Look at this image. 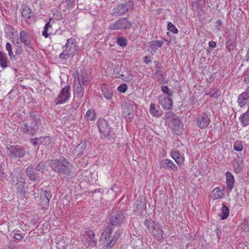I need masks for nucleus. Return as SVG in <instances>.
Returning a JSON list of instances; mask_svg holds the SVG:
<instances>
[{"label": "nucleus", "instance_id": "2f4dec72", "mask_svg": "<svg viewBox=\"0 0 249 249\" xmlns=\"http://www.w3.org/2000/svg\"><path fill=\"white\" fill-rule=\"evenodd\" d=\"M10 64V61L8 60L6 54L0 52V66L2 69H5L8 67Z\"/></svg>", "mask_w": 249, "mask_h": 249}, {"label": "nucleus", "instance_id": "f03ea898", "mask_svg": "<svg viewBox=\"0 0 249 249\" xmlns=\"http://www.w3.org/2000/svg\"><path fill=\"white\" fill-rule=\"evenodd\" d=\"M97 126L102 139L113 140L115 139V133L107 121L104 119H99L97 122Z\"/></svg>", "mask_w": 249, "mask_h": 249}, {"label": "nucleus", "instance_id": "13d9d810", "mask_svg": "<svg viewBox=\"0 0 249 249\" xmlns=\"http://www.w3.org/2000/svg\"><path fill=\"white\" fill-rule=\"evenodd\" d=\"M233 166L236 173H239L241 170V167H240V165L237 160H234L233 161Z\"/></svg>", "mask_w": 249, "mask_h": 249}, {"label": "nucleus", "instance_id": "0e129e2a", "mask_svg": "<svg viewBox=\"0 0 249 249\" xmlns=\"http://www.w3.org/2000/svg\"><path fill=\"white\" fill-rule=\"evenodd\" d=\"M5 29L6 30L7 32H8L9 34H11L12 35L14 34V32L15 31V29L11 25H6L5 27Z\"/></svg>", "mask_w": 249, "mask_h": 249}, {"label": "nucleus", "instance_id": "4d7b16f0", "mask_svg": "<svg viewBox=\"0 0 249 249\" xmlns=\"http://www.w3.org/2000/svg\"><path fill=\"white\" fill-rule=\"evenodd\" d=\"M244 81L246 83L249 82V67L246 70L244 73Z\"/></svg>", "mask_w": 249, "mask_h": 249}, {"label": "nucleus", "instance_id": "7c9ffc66", "mask_svg": "<svg viewBox=\"0 0 249 249\" xmlns=\"http://www.w3.org/2000/svg\"><path fill=\"white\" fill-rule=\"evenodd\" d=\"M226 184L227 186L228 189L231 191L234 185V178L233 176L229 172H227L226 173Z\"/></svg>", "mask_w": 249, "mask_h": 249}, {"label": "nucleus", "instance_id": "9b49d317", "mask_svg": "<svg viewBox=\"0 0 249 249\" xmlns=\"http://www.w3.org/2000/svg\"><path fill=\"white\" fill-rule=\"evenodd\" d=\"M196 124L201 129L208 127L210 123V119L208 115L205 112L198 114L196 119Z\"/></svg>", "mask_w": 249, "mask_h": 249}, {"label": "nucleus", "instance_id": "423d86ee", "mask_svg": "<svg viewBox=\"0 0 249 249\" xmlns=\"http://www.w3.org/2000/svg\"><path fill=\"white\" fill-rule=\"evenodd\" d=\"M9 178L11 179V183L12 185H14L16 187V189L21 196H25L26 192L25 189V180L20 176L19 178H18L15 173L10 174Z\"/></svg>", "mask_w": 249, "mask_h": 249}, {"label": "nucleus", "instance_id": "37998d69", "mask_svg": "<svg viewBox=\"0 0 249 249\" xmlns=\"http://www.w3.org/2000/svg\"><path fill=\"white\" fill-rule=\"evenodd\" d=\"M74 54L69 52H65V50H63V52L59 55V57L62 59L67 60L68 58L72 57Z\"/></svg>", "mask_w": 249, "mask_h": 249}, {"label": "nucleus", "instance_id": "412c9836", "mask_svg": "<svg viewBox=\"0 0 249 249\" xmlns=\"http://www.w3.org/2000/svg\"><path fill=\"white\" fill-rule=\"evenodd\" d=\"M19 37L20 42H21L26 47L28 48L31 47V40L29 33L24 31L22 30L19 33Z\"/></svg>", "mask_w": 249, "mask_h": 249}, {"label": "nucleus", "instance_id": "bf43d9fd", "mask_svg": "<svg viewBox=\"0 0 249 249\" xmlns=\"http://www.w3.org/2000/svg\"><path fill=\"white\" fill-rule=\"evenodd\" d=\"M39 138H42L41 140V142H43L41 144L43 145H47L48 143H49L51 138L49 136H46V137H40Z\"/></svg>", "mask_w": 249, "mask_h": 249}, {"label": "nucleus", "instance_id": "1a4fd4ad", "mask_svg": "<svg viewBox=\"0 0 249 249\" xmlns=\"http://www.w3.org/2000/svg\"><path fill=\"white\" fill-rule=\"evenodd\" d=\"M131 26V23L127 18H121L110 23L108 28L110 30L126 29H129Z\"/></svg>", "mask_w": 249, "mask_h": 249}, {"label": "nucleus", "instance_id": "6ab92c4d", "mask_svg": "<svg viewBox=\"0 0 249 249\" xmlns=\"http://www.w3.org/2000/svg\"><path fill=\"white\" fill-rule=\"evenodd\" d=\"M101 89L103 96L107 100H111L113 97V89L109 85L102 84L101 85Z\"/></svg>", "mask_w": 249, "mask_h": 249}, {"label": "nucleus", "instance_id": "7ed1b4c3", "mask_svg": "<svg viewBox=\"0 0 249 249\" xmlns=\"http://www.w3.org/2000/svg\"><path fill=\"white\" fill-rule=\"evenodd\" d=\"M144 225L149 230L151 234L154 236L158 241L162 242L163 240V231L161 229V226L159 222L152 219H147L144 221Z\"/></svg>", "mask_w": 249, "mask_h": 249}, {"label": "nucleus", "instance_id": "79ce46f5", "mask_svg": "<svg viewBox=\"0 0 249 249\" xmlns=\"http://www.w3.org/2000/svg\"><path fill=\"white\" fill-rule=\"evenodd\" d=\"M20 130L22 134H28L30 135V127L27 123H22L20 125Z\"/></svg>", "mask_w": 249, "mask_h": 249}, {"label": "nucleus", "instance_id": "49530a36", "mask_svg": "<svg viewBox=\"0 0 249 249\" xmlns=\"http://www.w3.org/2000/svg\"><path fill=\"white\" fill-rule=\"evenodd\" d=\"M126 39L124 37H118L117 38V43L121 47H124L127 45Z\"/></svg>", "mask_w": 249, "mask_h": 249}, {"label": "nucleus", "instance_id": "58836bf2", "mask_svg": "<svg viewBox=\"0 0 249 249\" xmlns=\"http://www.w3.org/2000/svg\"><path fill=\"white\" fill-rule=\"evenodd\" d=\"M6 49L8 53V55L11 61L16 60V55L13 53L12 52V46L10 43L7 42L6 44Z\"/></svg>", "mask_w": 249, "mask_h": 249}, {"label": "nucleus", "instance_id": "f3484780", "mask_svg": "<svg viewBox=\"0 0 249 249\" xmlns=\"http://www.w3.org/2000/svg\"><path fill=\"white\" fill-rule=\"evenodd\" d=\"M77 78V82H81L84 86H87L90 81L88 71L85 68L81 69L80 72L78 74Z\"/></svg>", "mask_w": 249, "mask_h": 249}, {"label": "nucleus", "instance_id": "a878e982", "mask_svg": "<svg viewBox=\"0 0 249 249\" xmlns=\"http://www.w3.org/2000/svg\"><path fill=\"white\" fill-rule=\"evenodd\" d=\"M94 236L95 234L93 231H87L84 235L85 239L89 244V245L91 247L95 246L97 243V240L94 238Z\"/></svg>", "mask_w": 249, "mask_h": 249}, {"label": "nucleus", "instance_id": "69168bd1", "mask_svg": "<svg viewBox=\"0 0 249 249\" xmlns=\"http://www.w3.org/2000/svg\"><path fill=\"white\" fill-rule=\"evenodd\" d=\"M222 21L221 19H218L215 22V29L218 31L221 30Z\"/></svg>", "mask_w": 249, "mask_h": 249}, {"label": "nucleus", "instance_id": "bb28decb", "mask_svg": "<svg viewBox=\"0 0 249 249\" xmlns=\"http://www.w3.org/2000/svg\"><path fill=\"white\" fill-rule=\"evenodd\" d=\"M87 147V142L84 140L81 141L80 143L72 151L74 154H76V156H80Z\"/></svg>", "mask_w": 249, "mask_h": 249}, {"label": "nucleus", "instance_id": "f8f14e48", "mask_svg": "<svg viewBox=\"0 0 249 249\" xmlns=\"http://www.w3.org/2000/svg\"><path fill=\"white\" fill-rule=\"evenodd\" d=\"M124 219V215L122 212H112L109 216L110 223L112 226L121 224Z\"/></svg>", "mask_w": 249, "mask_h": 249}, {"label": "nucleus", "instance_id": "5fc2aeb1", "mask_svg": "<svg viewBox=\"0 0 249 249\" xmlns=\"http://www.w3.org/2000/svg\"><path fill=\"white\" fill-rule=\"evenodd\" d=\"M19 232L20 231H17L16 232H15L13 235L14 238L18 241H20L23 239V236L22 234Z\"/></svg>", "mask_w": 249, "mask_h": 249}, {"label": "nucleus", "instance_id": "e433bc0d", "mask_svg": "<svg viewBox=\"0 0 249 249\" xmlns=\"http://www.w3.org/2000/svg\"><path fill=\"white\" fill-rule=\"evenodd\" d=\"M121 233L120 231H116L114 235L112 236V238L111 239V240L107 243H106L107 244V246H109V248H111L112 247L115 243L116 242L117 240L119 239Z\"/></svg>", "mask_w": 249, "mask_h": 249}, {"label": "nucleus", "instance_id": "c03bdc74", "mask_svg": "<svg viewBox=\"0 0 249 249\" xmlns=\"http://www.w3.org/2000/svg\"><path fill=\"white\" fill-rule=\"evenodd\" d=\"M211 98H218L221 95L220 91L218 89H214L207 93Z\"/></svg>", "mask_w": 249, "mask_h": 249}, {"label": "nucleus", "instance_id": "dca6fc26", "mask_svg": "<svg viewBox=\"0 0 249 249\" xmlns=\"http://www.w3.org/2000/svg\"><path fill=\"white\" fill-rule=\"evenodd\" d=\"M113 231V229L111 226L107 227L100 238V241L107 246V248H109V246H107V244L106 243H107L108 242H109L111 239L112 238L111 234Z\"/></svg>", "mask_w": 249, "mask_h": 249}, {"label": "nucleus", "instance_id": "a18cd8bd", "mask_svg": "<svg viewBox=\"0 0 249 249\" xmlns=\"http://www.w3.org/2000/svg\"><path fill=\"white\" fill-rule=\"evenodd\" d=\"M46 166H47V165H46L45 162H44L43 161H41L37 164V165L36 166V167L35 168L37 170V171L41 172V173H43L44 172L45 169L46 168Z\"/></svg>", "mask_w": 249, "mask_h": 249}, {"label": "nucleus", "instance_id": "393cba45", "mask_svg": "<svg viewBox=\"0 0 249 249\" xmlns=\"http://www.w3.org/2000/svg\"><path fill=\"white\" fill-rule=\"evenodd\" d=\"M134 206L135 208L133 211L136 213L141 214L146 208V202L145 200L138 199L135 201Z\"/></svg>", "mask_w": 249, "mask_h": 249}, {"label": "nucleus", "instance_id": "0eeeda50", "mask_svg": "<svg viewBox=\"0 0 249 249\" xmlns=\"http://www.w3.org/2000/svg\"><path fill=\"white\" fill-rule=\"evenodd\" d=\"M228 35L226 38V48L230 53L233 52L237 46V33L233 31L229 30L227 32Z\"/></svg>", "mask_w": 249, "mask_h": 249}, {"label": "nucleus", "instance_id": "ea45409f", "mask_svg": "<svg viewBox=\"0 0 249 249\" xmlns=\"http://www.w3.org/2000/svg\"><path fill=\"white\" fill-rule=\"evenodd\" d=\"M29 126L30 127V135L33 136L38 133L39 127V125L31 122Z\"/></svg>", "mask_w": 249, "mask_h": 249}, {"label": "nucleus", "instance_id": "6e6d98bb", "mask_svg": "<svg viewBox=\"0 0 249 249\" xmlns=\"http://www.w3.org/2000/svg\"><path fill=\"white\" fill-rule=\"evenodd\" d=\"M161 90L162 92L164 93L167 94L168 96H172V92L169 91V89L167 86H162L161 87Z\"/></svg>", "mask_w": 249, "mask_h": 249}, {"label": "nucleus", "instance_id": "603ef678", "mask_svg": "<svg viewBox=\"0 0 249 249\" xmlns=\"http://www.w3.org/2000/svg\"><path fill=\"white\" fill-rule=\"evenodd\" d=\"M43 195H44V197L45 199H48L46 201V203H47L48 201H50V199H51L52 197V193L50 191L47 190V191H44L43 192Z\"/></svg>", "mask_w": 249, "mask_h": 249}, {"label": "nucleus", "instance_id": "5701e85b", "mask_svg": "<svg viewBox=\"0 0 249 249\" xmlns=\"http://www.w3.org/2000/svg\"><path fill=\"white\" fill-rule=\"evenodd\" d=\"M249 101V87L246 91L240 94L238 98V103L241 107L246 104Z\"/></svg>", "mask_w": 249, "mask_h": 249}, {"label": "nucleus", "instance_id": "aec40b11", "mask_svg": "<svg viewBox=\"0 0 249 249\" xmlns=\"http://www.w3.org/2000/svg\"><path fill=\"white\" fill-rule=\"evenodd\" d=\"M123 114L126 120H131L134 118L133 106L130 104L125 105L123 108Z\"/></svg>", "mask_w": 249, "mask_h": 249}, {"label": "nucleus", "instance_id": "4c0bfd02", "mask_svg": "<svg viewBox=\"0 0 249 249\" xmlns=\"http://www.w3.org/2000/svg\"><path fill=\"white\" fill-rule=\"evenodd\" d=\"M150 112L155 117H159L160 116V108L159 107H156L155 105L151 103L150 105Z\"/></svg>", "mask_w": 249, "mask_h": 249}, {"label": "nucleus", "instance_id": "473e14b6", "mask_svg": "<svg viewBox=\"0 0 249 249\" xmlns=\"http://www.w3.org/2000/svg\"><path fill=\"white\" fill-rule=\"evenodd\" d=\"M179 118L178 116H177L175 113L171 111L167 112L164 117V119L166 122L172 124L176 122V120Z\"/></svg>", "mask_w": 249, "mask_h": 249}, {"label": "nucleus", "instance_id": "f704fd0d", "mask_svg": "<svg viewBox=\"0 0 249 249\" xmlns=\"http://www.w3.org/2000/svg\"><path fill=\"white\" fill-rule=\"evenodd\" d=\"M224 190L218 188H215L211 193V197L213 199H217L222 197L224 195Z\"/></svg>", "mask_w": 249, "mask_h": 249}, {"label": "nucleus", "instance_id": "09e8293b", "mask_svg": "<svg viewBox=\"0 0 249 249\" xmlns=\"http://www.w3.org/2000/svg\"><path fill=\"white\" fill-rule=\"evenodd\" d=\"M233 149L234 150L240 152L243 149V145L242 142L240 141L235 142L233 144Z\"/></svg>", "mask_w": 249, "mask_h": 249}, {"label": "nucleus", "instance_id": "c85d7f7f", "mask_svg": "<svg viewBox=\"0 0 249 249\" xmlns=\"http://www.w3.org/2000/svg\"><path fill=\"white\" fill-rule=\"evenodd\" d=\"M172 158L175 160L177 164L181 165L184 161V158L178 151H172L170 153Z\"/></svg>", "mask_w": 249, "mask_h": 249}, {"label": "nucleus", "instance_id": "6e6552de", "mask_svg": "<svg viewBox=\"0 0 249 249\" xmlns=\"http://www.w3.org/2000/svg\"><path fill=\"white\" fill-rule=\"evenodd\" d=\"M71 97L70 86L67 85L63 88L54 100L56 105H61L66 103Z\"/></svg>", "mask_w": 249, "mask_h": 249}, {"label": "nucleus", "instance_id": "680f3d73", "mask_svg": "<svg viewBox=\"0 0 249 249\" xmlns=\"http://www.w3.org/2000/svg\"><path fill=\"white\" fill-rule=\"evenodd\" d=\"M80 103L79 102H73L71 105V109L72 111L76 110L80 106Z\"/></svg>", "mask_w": 249, "mask_h": 249}, {"label": "nucleus", "instance_id": "a211bd4d", "mask_svg": "<svg viewBox=\"0 0 249 249\" xmlns=\"http://www.w3.org/2000/svg\"><path fill=\"white\" fill-rule=\"evenodd\" d=\"M160 167L169 170H172L173 172H177L178 170L177 166L172 160L167 159L160 161Z\"/></svg>", "mask_w": 249, "mask_h": 249}, {"label": "nucleus", "instance_id": "20e7f679", "mask_svg": "<svg viewBox=\"0 0 249 249\" xmlns=\"http://www.w3.org/2000/svg\"><path fill=\"white\" fill-rule=\"evenodd\" d=\"M7 155L11 158L22 159L25 155V149L20 145H9L6 147Z\"/></svg>", "mask_w": 249, "mask_h": 249}, {"label": "nucleus", "instance_id": "4468645a", "mask_svg": "<svg viewBox=\"0 0 249 249\" xmlns=\"http://www.w3.org/2000/svg\"><path fill=\"white\" fill-rule=\"evenodd\" d=\"M77 42L74 38H71L67 39V43L62 47V49L65 50V52H69L75 55L77 52Z\"/></svg>", "mask_w": 249, "mask_h": 249}, {"label": "nucleus", "instance_id": "f257e3e1", "mask_svg": "<svg viewBox=\"0 0 249 249\" xmlns=\"http://www.w3.org/2000/svg\"><path fill=\"white\" fill-rule=\"evenodd\" d=\"M48 164L54 172L69 176L72 174L73 165L64 157L59 159L49 160Z\"/></svg>", "mask_w": 249, "mask_h": 249}, {"label": "nucleus", "instance_id": "864d4df0", "mask_svg": "<svg viewBox=\"0 0 249 249\" xmlns=\"http://www.w3.org/2000/svg\"><path fill=\"white\" fill-rule=\"evenodd\" d=\"M127 89V86L126 84H122L118 88V90L121 93H124Z\"/></svg>", "mask_w": 249, "mask_h": 249}, {"label": "nucleus", "instance_id": "72a5a7b5", "mask_svg": "<svg viewBox=\"0 0 249 249\" xmlns=\"http://www.w3.org/2000/svg\"><path fill=\"white\" fill-rule=\"evenodd\" d=\"M149 47L154 52H156L158 48L161 47L163 42L162 40H153L149 42Z\"/></svg>", "mask_w": 249, "mask_h": 249}, {"label": "nucleus", "instance_id": "a19ab883", "mask_svg": "<svg viewBox=\"0 0 249 249\" xmlns=\"http://www.w3.org/2000/svg\"><path fill=\"white\" fill-rule=\"evenodd\" d=\"M155 74L157 76H159L160 77H162L163 76V73L162 71L161 70V66L159 64L158 61H155Z\"/></svg>", "mask_w": 249, "mask_h": 249}, {"label": "nucleus", "instance_id": "e2e57ef3", "mask_svg": "<svg viewBox=\"0 0 249 249\" xmlns=\"http://www.w3.org/2000/svg\"><path fill=\"white\" fill-rule=\"evenodd\" d=\"M47 200L48 199H45V198H41V204L43 208H47L49 206L50 201L46 203Z\"/></svg>", "mask_w": 249, "mask_h": 249}, {"label": "nucleus", "instance_id": "ddd939ff", "mask_svg": "<svg viewBox=\"0 0 249 249\" xmlns=\"http://www.w3.org/2000/svg\"><path fill=\"white\" fill-rule=\"evenodd\" d=\"M25 173L29 179L31 181H38L40 180V177L38 171L36 169L35 165L30 164L25 169Z\"/></svg>", "mask_w": 249, "mask_h": 249}, {"label": "nucleus", "instance_id": "052dcab7", "mask_svg": "<svg viewBox=\"0 0 249 249\" xmlns=\"http://www.w3.org/2000/svg\"><path fill=\"white\" fill-rule=\"evenodd\" d=\"M3 169L2 166L0 164V178L3 180L7 177V175L3 171Z\"/></svg>", "mask_w": 249, "mask_h": 249}, {"label": "nucleus", "instance_id": "338daca9", "mask_svg": "<svg viewBox=\"0 0 249 249\" xmlns=\"http://www.w3.org/2000/svg\"><path fill=\"white\" fill-rule=\"evenodd\" d=\"M75 0H66V2L68 7L73 8L74 6V2Z\"/></svg>", "mask_w": 249, "mask_h": 249}, {"label": "nucleus", "instance_id": "c9c22d12", "mask_svg": "<svg viewBox=\"0 0 249 249\" xmlns=\"http://www.w3.org/2000/svg\"><path fill=\"white\" fill-rule=\"evenodd\" d=\"M221 213L219 214V216L221 220L226 219L229 215V209L228 207L226 206L224 203H222V207L221 208Z\"/></svg>", "mask_w": 249, "mask_h": 249}, {"label": "nucleus", "instance_id": "774afa93", "mask_svg": "<svg viewBox=\"0 0 249 249\" xmlns=\"http://www.w3.org/2000/svg\"><path fill=\"white\" fill-rule=\"evenodd\" d=\"M243 61L249 63V46L247 50V54L243 59Z\"/></svg>", "mask_w": 249, "mask_h": 249}, {"label": "nucleus", "instance_id": "c756f323", "mask_svg": "<svg viewBox=\"0 0 249 249\" xmlns=\"http://www.w3.org/2000/svg\"><path fill=\"white\" fill-rule=\"evenodd\" d=\"M30 118L32 123L40 125L41 124V116L39 114L36 113L35 111L30 112L29 113Z\"/></svg>", "mask_w": 249, "mask_h": 249}, {"label": "nucleus", "instance_id": "b1692460", "mask_svg": "<svg viewBox=\"0 0 249 249\" xmlns=\"http://www.w3.org/2000/svg\"><path fill=\"white\" fill-rule=\"evenodd\" d=\"M159 103L165 109H171L173 100L169 97L161 96L159 98Z\"/></svg>", "mask_w": 249, "mask_h": 249}, {"label": "nucleus", "instance_id": "3c124183", "mask_svg": "<svg viewBox=\"0 0 249 249\" xmlns=\"http://www.w3.org/2000/svg\"><path fill=\"white\" fill-rule=\"evenodd\" d=\"M42 138H33L30 140V142L34 146H37L38 144H41L43 142H41Z\"/></svg>", "mask_w": 249, "mask_h": 249}, {"label": "nucleus", "instance_id": "39448f33", "mask_svg": "<svg viewBox=\"0 0 249 249\" xmlns=\"http://www.w3.org/2000/svg\"><path fill=\"white\" fill-rule=\"evenodd\" d=\"M134 8V2L132 0H128L115 7L113 9L112 15L115 17L120 16L127 12L132 11Z\"/></svg>", "mask_w": 249, "mask_h": 249}, {"label": "nucleus", "instance_id": "9d476101", "mask_svg": "<svg viewBox=\"0 0 249 249\" xmlns=\"http://www.w3.org/2000/svg\"><path fill=\"white\" fill-rule=\"evenodd\" d=\"M20 12L24 21L28 24H31L33 18V13L26 4H22Z\"/></svg>", "mask_w": 249, "mask_h": 249}, {"label": "nucleus", "instance_id": "4be33fe9", "mask_svg": "<svg viewBox=\"0 0 249 249\" xmlns=\"http://www.w3.org/2000/svg\"><path fill=\"white\" fill-rule=\"evenodd\" d=\"M85 86H82L81 83L75 82L74 84V96L77 98L81 99L85 92Z\"/></svg>", "mask_w": 249, "mask_h": 249}, {"label": "nucleus", "instance_id": "2eb2a0df", "mask_svg": "<svg viewBox=\"0 0 249 249\" xmlns=\"http://www.w3.org/2000/svg\"><path fill=\"white\" fill-rule=\"evenodd\" d=\"M206 4H207V6L209 7H210L211 6H212V4L210 5L209 1L206 0H193L191 2V5L193 10L196 12H199L203 11V8L205 7Z\"/></svg>", "mask_w": 249, "mask_h": 249}, {"label": "nucleus", "instance_id": "8fccbe9b", "mask_svg": "<svg viewBox=\"0 0 249 249\" xmlns=\"http://www.w3.org/2000/svg\"><path fill=\"white\" fill-rule=\"evenodd\" d=\"M167 30L174 34H178V29L171 22H169L167 24Z\"/></svg>", "mask_w": 249, "mask_h": 249}, {"label": "nucleus", "instance_id": "cd10ccee", "mask_svg": "<svg viewBox=\"0 0 249 249\" xmlns=\"http://www.w3.org/2000/svg\"><path fill=\"white\" fill-rule=\"evenodd\" d=\"M182 124L181 120L179 118L172 124V129L173 133L178 135L181 134Z\"/></svg>", "mask_w": 249, "mask_h": 249}, {"label": "nucleus", "instance_id": "de8ad7c7", "mask_svg": "<svg viewBox=\"0 0 249 249\" xmlns=\"http://www.w3.org/2000/svg\"><path fill=\"white\" fill-rule=\"evenodd\" d=\"M86 117L89 120H94L95 119V114L94 110L91 109H89L86 113Z\"/></svg>", "mask_w": 249, "mask_h": 249}]
</instances>
